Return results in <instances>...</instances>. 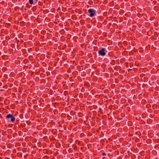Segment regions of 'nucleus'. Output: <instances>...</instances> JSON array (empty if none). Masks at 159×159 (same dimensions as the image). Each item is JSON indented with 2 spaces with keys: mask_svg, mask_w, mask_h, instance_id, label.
<instances>
[{
  "mask_svg": "<svg viewBox=\"0 0 159 159\" xmlns=\"http://www.w3.org/2000/svg\"><path fill=\"white\" fill-rule=\"evenodd\" d=\"M88 12L90 13L89 16L90 17H92L96 13V10L92 8L89 9L88 10Z\"/></svg>",
  "mask_w": 159,
  "mask_h": 159,
  "instance_id": "nucleus-3",
  "label": "nucleus"
},
{
  "mask_svg": "<svg viewBox=\"0 0 159 159\" xmlns=\"http://www.w3.org/2000/svg\"><path fill=\"white\" fill-rule=\"evenodd\" d=\"M102 155L103 156H105L107 154H106V153H102Z\"/></svg>",
  "mask_w": 159,
  "mask_h": 159,
  "instance_id": "nucleus-5",
  "label": "nucleus"
},
{
  "mask_svg": "<svg viewBox=\"0 0 159 159\" xmlns=\"http://www.w3.org/2000/svg\"><path fill=\"white\" fill-rule=\"evenodd\" d=\"M6 118L7 119L9 122L11 121L13 122L15 120V117H14L12 114H7L6 116Z\"/></svg>",
  "mask_w": 159,
  "mask_h": 159,
  "instance_id": "nucleus-1",
  "label": "nucleus"
},
{
  "mask_svg": "<svg viewBox=\"0 0 159 159\" xmlns=\"http://www.w3.org/2000/svg\"><path fill=\"white\" fill-rule=\"evenodd\" d=\"M107 51L106 50L105 48H102L101 50L98 51V54L102 56H104L106 55Z\"/></svg>",
  "mask_w": 159,
  "mask_h": 159,
  "instance_id": "nucleus-2",
  "label": "nucleus"
},
{
  "mask_svg": "<svg viewBox=\"0 0 159 159\" xmlns=\"http://www.w3.org/2000/svg\"><path fill=\"white\" fill-rule=\"evenodd\" d=\"M29 3L31 4H32L34 3L33 0H29Z\"/></svg>",
  "mask_w": 159,
  "mask_h": 159,
  "instance_id": "nucleus-4",
  "label": "nucleus"
},
{
  "mask_svg": "<svg viewBox=\"0 0 159 159\" xmlns=\"http://www.w3.org/2000/svg\"><path fill=\"white\" fill-rule=\"evenodd\" d=\"M36 1V2L37 1V0H35Z\"/></svg>",
  "mask_w": 159,
  "mask_h": 159,
  "instance_id": "nucleus-6",
  "label": "nucleus"
}]
</instances>
